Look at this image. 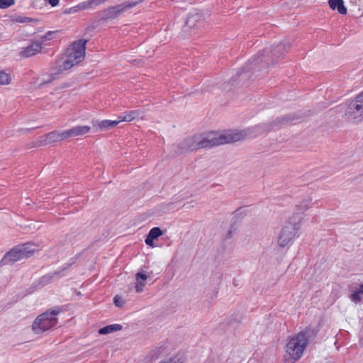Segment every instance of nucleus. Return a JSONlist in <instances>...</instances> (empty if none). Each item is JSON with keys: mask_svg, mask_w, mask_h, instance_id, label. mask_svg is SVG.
Masks as SVG:
<instances>
[{"mask_svg": "<svg viewBox=\"0 0 363 363\" xmlns=\"http://www.w3.org/2000/svg\"><path fill=\"white\" fill-rule=\"evenodd\" d=\"M60 141L72 138L70 130L59 132Z\"/></svg>", "mask_w": 363, "mask_h": 363, "instance_id": "nucleus-28", "label": "nucleus"}, {"mask_svg": "<svg viewBox=\"0 0 363 363\" xmlns=\"http://www.w3.org/2000/svg\"><path fill=\"white\" fill-rule=\"evenodd\" d=\"M300 218L291 216L285 223L278 238V244L280 247L286 246L296 236L300 228Z\"/></svg>", "mask_w": 363, "mask_h": 363, "instance_id": "nucleus-6", "label": "nucleus"}, {"mask_svg": "<svg viewBox=\"0 0 363 363\" xmlns=\"http://www.w3.org/2000/svg\"><path fill=\"white\" fill-rule=\"evenodd\" d=\"M72 138L84 135L89 133L91 128L88 125H79L70 128Z\"/></svg>", "mask_w": 363, "mask_h": 363, "instance_id": "nucleus-16", "label": "nucleus"}, {"mask_svg": "<svg viewBox=\"0 0 363 363\" xmlns=\"http://www.w3.org/2000/svg\"><path fill=\"white\" fill-rule=\"evenodd\" d=\"M159 363H183L180 359H169L167 361L163 360L160 361Z\"/></svg>", "mask_w": 363, "mask_h": 363, "instance_id": "nucleus-34", "label": "nucleus"}, {"mask_svg": "<svg viewBox=\"0 0 363 363\" xmlns=\"http://www.w3.org/2000/svg\"><path fill=\"white\" fill-rule=\"evenodd\" d=\"M136 280V284H135V291L136 292L138 293H140L141 291H143V287L145 286L146 282L145 281H143V280H138V279H135Z\"/></svg>", "mask_w": 363, "mask_h": 363, "instance_id": "nucleus-26", "label": "nucleus"}, {"mask_svg": "<svg viewBox=\"0 0 363 363\" xmlns=\"http://www.w3.org/2000/svg\"><path fill=\"white\" fill-rule=\"evenodd\" d=\"M144 1L145 0L130 1L115 6L109 7L104 10V16L106 18H115L125 11L138 5Z\"/></svg>", "mask_w": 363, "mask_h": 363, "instance_id": "nucleus-9", "label": "nucleus"}, {"mask_svg": "<svg viewBox=\"0 0 363 363\" xmlns=\"http://www.w3.org/2000/svg\"><path fill=\"white\" fill-rule=\"evenodd\" d=\"M235 319L234 318H230V320H229V325H232V327H234V323L233 322V320H234Z\"/></svg>", "mask_w": 363, "mask_h": 363, "instance_id": "nucleus-37", "label": "nucleus"}, {"mask_svg": "<svg viewBox=\"0 0 363 363\" xmlns=\"http://www.w3.org/2000/svg\"><path fill=\"white\" fill-rule=\"evenodd\" d=\"M239 210H236V211L234 213L235 215L238 214Z\"/></svg>", "mask_w": 363, "mask_h": 363, "instance_id": "nucleus-39", "label": "nucleus"}, {"mask_svg": "<svg viewBox=\"0 0 363 363\" xmlns=\"http://www.w3.org/2000/svg\"><path fill=\"white\" fill-rule=\"evenodd\" d=\"M26 19L27 20L26 21H30L29 18H26ZM18 22H25L26 21H23V20H18Z\"/></svg>", "mask_w": 363, "mask_h": 363, "instance_id": "nucleus-38", "label": "nucleus"}, {"mask_svg": "<svg viewBox=\"0 0 363 363\" xmlns=\"http://www.w3.org/2000/svg\"><path fill=\"white\" fill-rule=\"evenodd\" d=\"M154 240L153 238H152L150 235H147L146 238H145V243L146 245H149V246H153V242H154Z\"/></svg>", "mask_w": 363, "mask_h": 363, "instance_id": "nucleus-33", "label": "nucleus"}, {"mask_svg": "<svg viewBox=\"0 0 363 363\" xmlns=\"http://www.w3.org/2000/svg\"><path fill=\"white\" fill-rule=\"evenodd\" d=\"M295 119V116H291V115L277 118L272 123H269L267 130L281 128Z\"/></svg>", "mask_w": 363, "mask_h": 363, "instance_id": "nucleus-12", "label": "nucleus"}, {"mask_svg": "<svg viewBox=\"0 0 363 363\" xmlns=\"http://www.w3.org/2000/svg\"><path fill=\"white\" fill-rule=\"evenodd\" d=\"M345 116L354 123L363 121V91L345 106Z\"/></svg>", "mask_w": 363, "mask_h": 363, "instance_id": "nucleus-7", "label": "nucleus"}, {"mask_svg": "<svg viewBox=\"0 0 363 363\" xmlns=\"http://www.w3.org/2000/svg\"><path fill=\"white\" fill-rule=\"evenodd\" d=\"M93 128L95 130V132H97L99 130H106L111 129L109 120H104L101 121H96L93 122Z\"/></svg>", "mask_w": 363, "mask_h": 363, "instance_id": "nucleus-19", "label": "nucleus"}, {"mask_svg": "<svg viewBox=\"0 0 363 363\" xmlns=\"http://www.w3.org/2000/svg\"><path fill=\"white\" fill-rule=\"evenodd\" d=\"M34 249H30L28 244L18 245L10 250L0 262L2 265L12 264L23 259L28 258L34 253Z\"/></svg>", "mask_w": 363, "mask_h": 363, "instance_id": "nucleus-8", "label": "nucleus"}, {"mask_svg": "<svg viewBox=\"0 0 363 363\" xmlns=\"http://www.w3.org/2000/svg\"><path fill=\"white\" fill-rule=\"evenodd\" d=\"M113 303H114V304L116 306L122 307L123 306V304L125 303V301H124V300L121 297H120L119 296L116 295L113 298Z\"/></svg>", "mask_w": 363, "mask_h": 363, "instance_id": "nucleus-29", "label": "nucleus"}, {"mask_svg": "<svg viewBox=\"0 0 363 363\" xmlns=\"http://www.w3.org/2000/svg\"><path fill=\"white\" fill-rule=\"evenodd\" d=\"M11 76L4 71H0V84H9L11 83Z\"/></svg>", "mask_w": 363, "mask_h": 363, "instance_id": "nucleus-23", "label": "nucleus"}, {"mask_svg": "<svg viewBox=\"0 0 363 363\" xmlns=\"http://www.w3.org/2000/svg\"><path fill=\"white\" fill-rule=\"evenodd\" d=\"M202 16L199 13H194L189 15L185 22L183 27L184 32H188L189 29H194V28L200 27L203 25Z\"/></svg>", "mask_w": 363, "mask_h": 363, "instance_id": "nucleus-10", "label": "nucleus"}, {"mask_svg": "<svg viewBox=\"0 0 363 363\" xmlns=\"http://www.w3.org/2000/svg\"><path fill=\"white\" fill-rule=\"evenodd\" d=\"M88 40L80 39L74 41L67 49L66 53L57 60L51 68V73L48 79L40 84V86L51 83L58 79L63 72L71 69L75 65L84 60L85 57L86 44Z\"/></svg>", "mask_w": 363, "mask_h": 363, "instance_id": "nucleus-2", "label": "nucleus"}, {"mask_svg": "<svg viewBox=\"0 0 363 363\" xmlns=\"http://www.w3.org/2000/svg\"><path fill=\"white\" fill-rule=\"evenodd\" d=\"M43 141L45 144H50L55 142L60 141L59 131H52L48 133L46 135H44L43 137Z\"/></svg>", "mask_w": 363, "mask_h": 363, "instance_id": "nucleus-17", "label": "nucleus"}, {"mask_svg": "<svg viewBox=\"0 0 363 363\" xmlns=\"http://www.w3.org/2000/svg\"><path fill=\"white\" fill-rule=\"evenodd\" d=\"M89 9V6L87 4V1H84V2L78 4L76 6H74V7L69 8L68 9H66L65 11V13H72L77 12V11H79L80 10H85V9Z\"/></svg>", "mask_w": 363, "mask_h": 363, "instance_id": "nucleus-21", "label": "nucleus"}, {"mask_svg": "<svg viewBox=\"0 0 363 363\" xmlns=\"http://www.w3.org/2000/svg\"><path fill=\"white\" fill-rule=\"evenodd\" d=\"M52 33H52V32H48V33L45 35L44 38H45V40H50V39H51L50 35H52Z\"/></svg>", "mask_w": 363, "mask_h": 363, "instance_id": "nucleus-36", "label": "nucleus"}, {"mask_svg": "<svg viewBox=\"0 0 363 363\" xmlns=\"http://www.w3.org/2000/svg\"><path fill=\"white\" fill-rule=\"evenodd\" d=\"M312 203L311 199H307L303 201L300 204L297 205L295 208V211L292 216H296V218H300V223L303 220V216L304 212L308 210L310 207H311Z\"/></svg>", "mask_w": 363, "mask_h": 363, "instance_id": "nucleus-13", "label": "nucleus"}, {"mask_svg": "<svg viewBox=\"0 0 363 363\" xmlns=\"http://www.w3.org/2000/svg\"><path fill=\"white\" fill-rule=\"evenodd\" d=\"M247 133L244 130L228 131L220 134L211 132L204 134L194 135L185 138L177 145V154H183L201 148H211L215 146L235 143L246 138Z\"/></svg>", "mask_w": 363, "mask_h": 363, "instance_id": "nucleus-1", "label": "nucleus"}, {"mask_svg": "<svg viewBox=\"0 0 363 363\" xmlns=\"http://www.w3.org/2000/svg\"><path fill=\"white\" fill-rule=\"evenodd\" d=\"M147 279V276L142 272H138L135 274V279H138V280L140 279V280L146 281Z\"/></svg>", "mask_w": 363, "mask_h": 363, "instance_id": "nucleus-30", "label": "nucleus"}, {"mask_svg": "<svg viewBox=\"0 0 363 363\" xmlns=\"http://www.w3.org/2000/svg\"><path fill=\"white\" fill-rule=\"evenodd\" d=\"M236 230V228L233 225L230 230H229L225 235V239H230L232 238L233 233Z\"/></svg>", "mask_w": 363, "mask_h": 363, "instance_id": "nucleus-31", "label": "nucleus"}, {"mask_svg": "<svg viewBox=\"0 0 363 363\" xmlns=\"http://www.w3.org/2000/svg\"><path fill=\"white\" fill-rule=\"evenodd\" d=\"M328 4L333 10H337L340 14H346L347 9L344 5L343 0H329Z\"/></svg>", "mask_w": 363, "mask_h": 363, "instance_id": "nucleus-15", "label": "nucleus"}, {"mask_svg": "<svg viewBox=\"0 0 363 363\" xmlns=\"http://www.w3.org/2000/svg\"><path fill=\"white\" fill-rule=\"evenodd\" d=\"M140 114V110L130 111L128 112H126L124 116H120L121 121L130 122L138 118Z\"/></svg>", "mask_w": 363, "mask_h": 363, "instance_id": "nucleus-20", "label": "nucleus"}, {"mask_svg": "<svg viewBox=\"0 0 363 363\" xmlns=\"http://www.w3.org/2000/svg\"><path fill=\"white\" fill-rule=\"evenodd\" d=\"M317 332L315 328H306L298 333L288 342L286 352L293 359H300L308 342L315 339Z\"/></svg>", "mask_w": 363, "mask_h": 363, "instance_id": "nucleus-4", "label": "nucleus"}, {"mask_svg": "<svg viewBox=\"0 0 363 363\" xmlns=\"http://www.w3.org/2000/svg\"><path fill=\"white\" fill-rule=\"evenodd\" d=\"M162 235V230L158 227L152 228L150 232L148 233V235H150L153 239H157L160 236Z\"/></svg>", "mask_w": 363, "mask_h": 363, "instance_id": "nucleus-24", "label": "nucleus"}, {"mask_svg": "<svg viewBox=\"0 0 363 363\" xmlns=\"http://www.w3.org/2000/svg\"><path fill=\"white\" fill-rule=\"evenodd\" d=\"M291 45L289 43H279L270 48H266L258 53L257 56L252 57L245 66L238 72V77H243L244 74L250 70H260L261 68H267L270 65L277 62L284 52H288Z\"/></svg>", "mask_w": 363, "mask_h": 363, "instance_id": "nucleus-3", "label": "nucleus"}, {"mask_svg": "<svg viewBox=\"0 0 363 363\" xmlns=\"http://www.w3.org/2000/svg\"><path fill=\"white\" fill-rule=\"evenodd\" d=\"M361 295H363V284L360 285L358 290L352 294L351 298L355 303L359 302L362 299Z\"/></svg>", "mask_w": 363, "mask_h": 363, "instance_id": "nucleus-22", "label": "nucleus"}, {"mask_svg": "<svg viewBox=\"0 0 363 363\" xmlns=\"http://www.w3.org/2000/svg\"><path fill=\"white\" fill-rule=\"evenodd\" d=\"M15 4L14 0H0V8L7 9Z\"/></svg>", "mask_w": 363, "mask_h": 363, "instance_id": "nucleus-25", "label": "nucleus"}, {"mask_svg": "<svg viewBox=\"0 0 363 363\" xmlns=\"http://www.w3.org/2000/svg\"><path fill=\"white\" fill-rule=\"evenodd\" d=\"M47 1L52 6H56L59 4V0H47Z\"/></svg>", "mask_w": 363, "mask_h": 363, "instance_id": "nucleus-35", "label": "nucleus"}, {"mask_svg": "<svg viewBox=\"0 0 363 363\" xmlns=\"http://www.w3.org/2000/svg\"><path fill=\"white\" fill-rule=\"evenodd\" d=\"M106 1L107 0H88L86 1H87V4L89 6V8H91L93 6H96L101 4H104Z\"/></svg>", "mask_w": 363, "mask_h": 363, "instance_id": "nucleus-27", "label": "nucleus"}, {"mask_svg": "<svg viewBox=\"0 0 363 363\" xmlns=\"http://www.w3.org/2000/svg\"><path fill=\"white\" fill-rule=\"evenodd\" d=\"M123 327L120 324L108 325L99 329V333L101 335H106L115 331L122 330Z\"/></svg>", "mask_w": 363, "mask_h": 363, "instance_id": "nucleus-18", "label": "nucleus"}, {"mask_svg": "<svg viewBox=\"0 0 363 363\" xmlns=\"http://www.w3.org/2000/svg\"><path fill=\"white\" fill-rule=\"evenodd\" d=\"M70 267L71 264H65L60 269L55 271L53 273H50L42 277L39 280V284H41L42 286L47 285L48 284L50 283L52 281L54 277L59 276L62 272L68 269Z\"/></svg>", "mask_w": 363, "mask_h": 363, "instance_id": "nucleus-14", "label": "nucleus"}, {"mask_svg": "<svg viewBox=\"0 0 363 363\" xmlns=\"http://www.w3.org/2000/svg\"><path fill=\"white\" fill-rule=\"evenodd\" d=\"M122 121H121V117L120 116L118 117V120H115V121H111L109 120V123H110V126L111 128H113L115 126H116L120 122H121Z\"/></svg>", "mask_w": 363, "mask_h": 363, "instance_id": "nucleus-32", "label": "nucleus"}, {"mask_svg": "<svg viewBox=\"0 0 363 363\" xmlns=\"http://www.w3.org/2000/svg\"><path fill=\"white\" fill-rule=\"evenodd\" d=\"M61 310L60 308L48 310L40 314L32 324V330L35 334H42L54 328L57 324V315Z\"/></svg>", "mask_w": 363, "mask_h": 363, "instance_id": "nucleus-5", "label": "nucleus"}, {"mask_svg": "<svg viewBox=\"0 0 363 363\" xmlns=\"http://www.w3.org/2000/svg\"><path fill=\"white\" fill-rule=\"evenodd\" d=\"M43 47L39 42H33L27 47L24 48L20 52V56L24 58L32 57L40 52Z\"/></svg>", "mask_w": 363, "mask_h": 363, "instance_id": "nucleus-11", "label": "nucleus"}]
</instances>
